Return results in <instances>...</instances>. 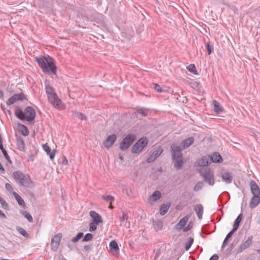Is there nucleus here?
Returning a JSON list of instances; mask_svg holds the SVG:
<instances>
[{
  "label": "nucleus",
  "instance_id": "1",
  "mask_svg": "<svg viewBox=\"0 0 260 260\" xmlns=\"http://www.w3.org/2000/svg\"><path fill=\"white\" fill-rule=\"evenodd\" d=\"M36 60L43 72L49 75H56L57 67L52 58L49 56H40L36 57Z\"/></svg>",
  "mask_w": 260,
  "mask_h": 260
},
{
  "label": "nucleus",
  "instance_id": "2",
  "mask_svg": "<svg viewBox=\"0 0 260 260\" xmlns=\"http://www.w3.org/2000/svg\"><path fill=\"white\" fill-rule=\"evenodd\" d=\"M13 177L15 180L19 181L20 185L26 187H31L32 181L29 175L25 174L20 171H15L13 173Z\"/></svg>",
  "mask_w": 260,
  "mask_h": 260
},
{
  "label": "nucleus",
  "instance_id": "3",
  "mask_svg": "<svg viewBox=\"0 0 260 260\" xmlns=\"http://www.w3.org/2000/svg\"><path fill=\"white\" fill-rule=\"evenodd\" d=\"M200 174L204 181L209 185H213L214 184V174L211 169L207 168L203 171H200Z\"/></svg>",
  "mask_w": 260,
  "mask_h": 260
},
{
  "label": "nucleus",
  "instance_id": "4",
  "mask_svg": "<svg viewBox=\"0 0 260 260\" xmlns=\"http://www.w3.org/2000/svg\"><path fill=\"white\" fill-rule=\"evenodd\" d=\"M148 144V140L146 137H143L139 139L133 146L132 152L133 153H140L142 151L144 148L146 147Z\"/></svg>",
  "mask_w": 260,
  "mask_h": 260
},
{
  "label": "nucleus",
  "instance_id": "5",
  "mask_svg": "<svg viewBox=\"0 0 260 260\" xmlns=\"http://www.w3.org/2000/svg\"><path fill=\"white\" fill-rule=\"evenodd\" d=\"M136 137L134 134L127 135L121 141L120 144V149L125 150L128 149L136 140Z\"/></svg>",
  "mask_w": 260,
  "mask_h": 260
},
{
  "label": "nucleus",
  "instance_id": "6",
  "mask_svg": "<svg viewBox=\"0 0 260 260\" xmlns=\"http://www.w3.org/2000/svg\"><path fill=\"white\" fill-rule=\"evenodd\" d=\"M62 238V234L58 233L54 235L51 240V248L52 250L56 251L59 245L61 239Z\"/></svg>",
  "mask_w": 260,
  "mask_h": 260
},
{
  "label": "nucleus",
  "instance_id": "7",
  "mask_svg": "<svg viewBox=\"0 0 260 260\" xmlns=\"http://www.w3.org/2000/svg\"><path fill=\"white\" fill-rule=\"evenodd\" d=\"M48 100L54 108L58 109H62L64 108L61 101L58 98L57 94H54L53 96L49 98Z\"/></svg>",
  "mask_w": 260,
  "mask_h": 260
},
{
  "label": "nucleus",
  "instance_id": "8",
  "mask_svg": "<svg viewBox=\"0 0 260 260\" xmlns=\"http://www.w3.org/2000/svg\"><path fill=\"white\" fill-rule=\"evenodd\" d=\"M24 112L26 115V121L30 122L34 120L36 116V113L32 107L30 106L26 107L24 109Z\"/></svg>",
  "mask_w": 260,
  "mask_h": 260
},
{
  "label": "nucleus",
  "instance_id": "9",
  "mask_svg": "<svg viewBox=\"0 0 260 260\" xmlns=\"http://www.w3.org/2000/svg\"><path fill=\"white\" fill-rule=\"evenodd\" d=\"M253 238V237L252 236H249L245 241L242 243L238 246L237 249V252L238 253L241 252L245 249L249 247L252 245Z\"/></svg>",
  "mask_w": 260,
  "mask_h": 260
},
{
  "label": "nucleus",
  "instance_id": "10",
  "mask_svg": "<svg viewBox=\"0 0 260 260\" xmlns=\"http://www.w3.org/2000/svg\"><path fill=\"white\" fill-rule=\"evenodd\" d=\"M181 147L178 145L171 146V153L173 159L182 158Z\"/></svg>",
  "mask_w": 260,
  "mask_h": 260
},
{
  "label": "nucleus",
  "instance_id": "11",
  "mask_svg": "<svg viewBox=\"0 0 260 260\" xmlns=\"http://www.w3.org/2000/svg\"><path fill=\"white\" fill-rule=\"evenodd\" d=\"M89 215L92 219V222L96 225L99 224L103 222L101 216L94 211H91L89 212Z\"/></svg>",
  "mask_w": 260,
  "mask_h": 260
},
{
  "label": "nucleus",
  "instance_id": "12",
  "mask_svg": "<svg viewBox=\"0 0 260 260\" xmlns=\"http://www.w3.org/2000/svg\"><path fill=\"white\" fill-rule=\"evenodd\" d=\"M116 139L117 137L115 134L109 136L103 143L104 146L108 148L111 147L116 141Z\"/></svg>",
  "mask_w": 260,
  "mask_h": 260
},
{
  "label": "nucleus",
  "instance_id": "13",
  "mask_svg": "<svg viewBox=\"0 0 260 260\" xmlns=\"http://www.w3.org/2000/svg\"><path fill=\"white\" fill-rule=\"evenodd\" d=\"M250 187L253 196H260V188L254 181H250Z\"/></svg>",
  "mask_w": 260,
  "mask_h": 260
},
{
  "label": "nucleus",
  "instance_id": "14",
  "mask_svg": "<svg viewBox=\"0 0 260 260\" xmlns=\"http://www.w3.org/2000/svg\"><path fill=\"white\" fill-rule=\"evenodd\" d=\"M210 155H205L200 159L198 162V165L200 167H205L211 164Z\"/></svg>",
  "mask_w": 260,
  "mask_h": 260
},
{
  "label": "nucleus",
  "instance_id": "15",
  "mask_svg": "<svg viewBox=\"0 0 260 260\" xmlns=\"http://www.w3.org/2000/svg\"><path fill=\"white\" fill-rule=\"evenodd\" d=\"M42 147L43 150L49 156L51 160L53 159L55 155L56 150L54 149L51 151V148L47 144L43 145Z\"/></svg>",
  "mask_w": 260,
  "mask_h": 260
},
{
  "label": "nucleus",
  "instance_id": "16",
  "mask_svg": "<svg viewBox=\"0 0 260 260\" xmlns=\"http://www.w3.org/2000/svg\"><path fill=\"white\" fill-rule=\"evenodd\" d=\"M259 196H253L249 203V207L251 209L255 208L259 204Z\"/></svg>",
  "mask_w": 260,
  "mask_h": 260
},
{
  "label": "nucleus",
  "instance_id": "17",
  "mask_svg": "<svg viewBox=\"0 0 260 260\" xmlns=\"http://www.w3.org/2000/svg\"><path fill=\"white\" fill-rule=\"evenodd\" d=\"M210 158H211V163H220L223 160L221 156L218 152L213 153L211 156L210 155Z\"/></svg>",
  "mask_w": 260,
  "mask_h": 260
},
{
  "label": "nucleus",
  "instance_id": "18",
  "mask_svg": "<svg viewBox=\"0 0 260 260\" xmlns=\"http://www.w3.org/2000/svg\"><path fill=\"white\" fill-rule=\"evenodd\" d=\"M194 141V139L192 137L184 139L181 143L182 148L185 149L188 148L193 143Z\"/></svg>",
  "mask_w": 260,
  "mask_h": 260
},
{
  "label": "nucleus",
  "instance_id": "19",
  "mask_svg": "<svg viewBox=\"0 0 260 260\" xmlns=\"http://www.w3.org/2000/svg\"><path fill=\"white\" fill-rule=\"evenodd\" d=\"M194 210L199 219H201L204 212L203 206L201 204H197L194 206Z\"/></svg>",
  "mask_w": 260,
  "mask_h": 260
},
{
  "label": "nucleus",
  "instance_id": "20",
  "mask_svg": "<svg viewBox=\"0 0 260 260\" xmlns=\"http://www.w3.org/2000/svg\"><path fill=\"white\" fill-rule=\"evenodd\" d=\"M221 178L222 180L226 183H231L233 181V176L229 172H225L221 174Z\"/></svg>",
  "mask_w": 260,
  "mask_h": 260
},
{
  "label": "nucleus",
  "instance_id": "21",
  "mask_svg": "<svg viewBox=\"0 0 260 260\" xmlns=\"http://www.w3.org/2000/svg\"><path fill=\"white\" fill-rule=\"evenodd\" d=\"M188 220V218L187 216H184L182 218H181L179 222L176 225V229L177 230H181L182 229L187 223Z\"/></svg>",
  "mask_w": 260,
  "mask_h": 260
},
{
  "label": "nucleus",
  "instance_id": "22",
  "mask_svg": "<svg viewBox=\"0 0 260 260\" xmlns=\"http://www.w3.org/2000/svg\"><path fill=\"white\" fill-rule=\"evenodd\" d=\"M213 104L214 106V111L216 114H220L223 111V108L219 104L217 101L214 100L213 101Z\"/></svg>",
  "mask_w": 260,
  "mask_h": 260
},
{
  "label": "nucleus",
  "instance_id": "23",
  "mask_svg": "<svg viewBox=\"0 0 260 260\" xmlns=\"http://www.w3.org/2000/svg\"><path fill=\"white\" fill-rule=\"evenodd\" d=\"M16 144L18 147V149L20 151H23L25 149V144L24 141L20 137L16 135Z\"/></svg>",
  "mask_w": 260,
  "mask_h": 260
},
{
  "label": "nucleus",
  "instance_id": "24",
  "mask_svg": "<svg viewBox=\"0 0 260 260\" xmlns=\"http://www.w3.org/2000/svg\"><path fill=\"white\" fill-rule=\"evenodd\" d=\"M16 116L21 120H26V115L25 112H23L22 110L21 109H18L15 111V112Z\"/></svg>",
  "mask_w": 260,
  "mask_h": 260
},
{
  "label": "nucleus",
  "instance_id": "25",
  "mask_svg": "<svg viewBox=\"0 0 260 260\" xmlns=\"http://www.w3.org/2000/svg\"><path fill=\"white\" fill-rule=\"evenodd\" d=\"M170 205L171 204L170 203L162 204L159 209L160 214L161 215H164L166 214L168 212L170 207Z\"/></svg>",
  "mask_w": 260,
  "mask_h": 260
},
{
  "label": "nucleus",
  "instance_id": "26",
  "mask_svg": "<svg viewBox=\"0 0 260 260\" xmlns=\"http://www.w3.org/2000/svg\"><path fill=\"white\" fill-rule=\"evenodd\" d=\"M173 160L174 167L177 170H180L182 168L183 163L182 158L175 159Z\"/></svg>",
  "mask_w": 260,
  "mask_h": 260
},
{
  "label": "nucleus",
  "instance_id": "27",
  "mask_svg": "<svg viewBox=\"0 0 260 260\" xmlns=\"http://www.w3.org/2000/svg\"><path fill=\"white\" fill-rule=\"evenodd\" d=\"M13 195L15 199L17 201L18 204L22 206H25V202L23 199L20 196L17 192H13Z\"/></svg>",
  "mask_w": 260,
  "mask_h": 260
},
{
  "label": "nucleus",
  "instance_id": "28",
  "mask_svg": "<svg viewBox=\"0 0 260 260\" xmlns=\"http://www.w3.org/2000/svg\"><path fill=\"white\" fill-rule=\"evenodd\" d=\"M46 92L47 94L48 98H51L53 96L54 94H56L54 92V89L52 87H50L49 85L46 86Z\"/></svg>",
  "mask_w": 260,
  "mask_h": 260
},
{
  "label": "nucleus",
  "instance_id": "29",
  "mask_svg": "<svg viewBox=\"0 0 260 260\" xmlns=\"http://www.w3.org/2000/svg\"><path fill=\"white\" fill-rule=\"evenodd\" d=\"M187 70L194 75H197L199 74L196 67L194 64H190L186 67Z\"/></svg>",
  "mask_w": 260,
  "mask_h": 260
},
{
  "label": "nucleus",
  "instance_id": "30",
  "mask_svg": "<svg viewBox=\"0 0 260 260\" xmlns=\"http://www.w3.org/2000/svg\"><path fill=\"white\" fill-rule=\"evenodd\" d=\"M153 225L154 230L156 232H157L162 229L163 226V223L161 221H153Z\"/></svg>",
  "mask_w": 260,
  "mask_h": 260
},
{
  "label": "nucleus",
  "instance_id": "31",
  "mask_svg": "<svg viewBox=\"0 0 260 260\" xmlns=\"http://www.w3.org/2000/svg\"><path fill=\"white\" fill-rule=\"evenodd\" d=\"M16 230L20 234L22 235L24 237L26 238H28L29 237V234L23 228L20 226H17Z\"/></svg>",
  "mask_w": 260,
  "mask_h": 260
},
{
  "label": "nucleus",
  "instance_id": "32",
  "mask_svg": "<svg viewBox=\"0 0 260 260\" xmlns=\"http://www.w3.org/2000/svg\"><path fill=\"white\" fill-rule=\"evenodd\" d=\"M73 115H75L78 119L81 120H86V116L81 112H77L76 111H72Z\"/></svg>",
  "mask_w": 260,
  "mask_h": 260
},
{
  "label": "nucleus",
  "instance_id": "33",
  "mask_svg": "<svg viewBox=\"0 0 260 260\" xmlns=\"http://www.w3.org/2000/svg\"><path fill=\"white\" fill-rule=\"evenodd\" d=\"M13 96L15 98L16 102L18 101H23L26 99L25 95L23 93L14 94Z\"/></svg>",
  "mask_w": 260,
  "mask_h": 260
},
{
  "label": "nucleus",
  "instance_id": "34",
  "mask_svg": "<svg viewBox=\"0 0 260 260\" xmlns=\"http://www.w3.org/2000/svg\"><path fill=\"white\" fill-rule=\"evenodd\" d=\"M109 247L111 250H113L115 251L119 250L118 244L115 240H112L110 242Z\"/></svg>",
  "mask_w": 260,
  "mask_h": 260
},
{
  "label": "nucleus",
  "instance_id": "35",
  "mask_svg": "<svg viewBox=\"0 0 260 260\" xmlns=\"http://www.w3.org/2000/svg\"><path fill=\"white\" fill-rule=\"evenodd\" d=\"M151 198L153 201H157L161 198V193L158 190H156L153 192L151 196Z\"/></svg>",
  "mask_w": 260,
  "mask_h": 260
},
{
  "label": "nucleus",
  "instance_id": "36",
  "mask_svg": "<svg viewBox=\"0 0 260 260\" xmlns=\"http://www.w3.org/2000/svg\"><path fill=\"white\" fill-rule=\"evenodd\" d=\"M21 214L26 218L27 220L31 222L33 221V218L31 215L27 212L26 211H23L21 212Z\"/></svg>",
  "mask_w": 260,
  "mask_h": 260
},
{
  "label": "nucleus",
  "instance_id": "37",
  "mask_svg": "<svg viewBox=\"0 0 260 260\" xmlns=\"http://www.w3.org/2000/svg\"><path fill=\"white\" fill-rule=\"evenodd\" d=\"M137 112L143 117H146L148 114V110L146 108H140L137 110Z\"/></svg>",
  "mask_w": 260,
  "mask_h": 260
},
{
  "label": "nucleus",
  "instance_id": "38",
  "mask_svg": "<svg viewBox=\"0 0 260 260\" xmlns=\"http://www.w3.org/2000/svg\"><path fill=\"white\" fill-rule=\"evenodd\" d=\"M20 131L22 135H23L24 136H28L29 135V131L27 127L23 124L20 125Z\"/></svg>",
  "mask_w": 260,
  "mask_h": 260
},
{
  "label": "nucleus",
  "instance_id": "39",
  "mask_svg": "<svg viewBox=\"0 0 260 260\" xmlns=\"http://www.w3.org/2000/svg\"><path fill=\"white\" fill-rule=\"evenodd\" d=\"M102 198L107 202H109L110 204L112 203L114 201V197L111 195H103Z\"/></svg>",
  "mask_w": 260,
  "mask_h": 260
},
{
  "label": "nucleus",
  "instance_id": "40",
  "mask_svg": "<svg viewBox=\"0 0 260 260\" xmlns=\"http://www.w3.org/2000/svg\"><path fill=\"white\" fill-rule=\"evenodd\" d=\"M242 213H240L238 216L236 218V219H235V221H234V225L233 226L236 227V228H239V224H240V223L241 222V220H242Z\"/></svg>",
  "mask_w": 260,
  "mask_h": 260
},
{
  "label": "nucleus",
  "instance_id": "41",
  "mask_svg": "<svg viewBox=\"0 0 260 260\" xmlns=\"http://www.w3.org/2000/svg\"><path fill=\"white\" fill-rule=\"evenodd\" d=\"M83 237V233L82 232L78 233L77 235L71 239L73 243L77 242L81 238Z\"/></svg>",
  "mask_w": 260,
  "mask_h": 260
},
{
  "label": "nucleus",
  "instance_id": "42",
  "mask_svg": "<svg viewBox=\"0 0 260 260\" xmlns=\"http://www.w3.org/2000/svg\"><path fill=\"white\" fill-rule=\"evenodd\" d=\"M93 235L90 233H87L83 237L82 241V242H88L91 241L93 238Z\"/></svg>",
  "mask_w": 260,
  "mask_h": 260
},
{
  "label": "nucleus",
  "instance_id": "43",
  "mask_svg": "<svg viewBox=\"0 0 260 260\" xmlns=\"http://www.w3.org/2000/svg\"><path fill=\"white\" fill-rule=\"evenodd\" d=\"M204 185L203 181H199L193 187V190L194 191H198L202 189Z\"/></svg>",
  "mask_w": 260,
  "mask_h": 260
},
{
  "label": "nucleus",
  "instance_id": "44",
  "mask_svg": "<svg viewBox=\"0 0 260 260\" xmlns=\"http://www.w3.org/2000/svg\"><path fill=\"white\" fill-rule=\"evenodd\" d=\"M193 242V238L190 237L188 242L185 244V248L186 251H188L189 249Z\"/></svg>",
  "mask_w": 260,
  "mask_h": 260
},
{
  "label": "nucleus",
  "instance_id": "45",
  "mask_svg": "<svg viewBox=\"0 0 260 260\" xmlns=\"http://www.w3.org/2000/svg\"><path fill=\"white\" fill-rule=\"evenodd\" d=\"M93 248V244H90L88 245H86L84 246V250L87 253H89L91 251Z\"/></svg>",
  "mask_w": 260,
  "mask_h": 260
},
{
  "label": "nucleus",
  "instance_id": "46",
  "mask_svg": "<svg viewBox=\"0 0 260 260\" xmlns=\"http://www.w3.org/2000/svg\"><path fill=\"white\" fill-rule=\"evenodd\" d=\"M3 155H4L6 159L10 164H12V160L10 157V156H9L7 151L5 149L4 150L2 151Z\"/></svg>",
  "mask_w": 260,
  "mask_h": 260
},
{
  "label": "nucleus",
  "instance_id": "47",
  "mask_svg": "<svg viewBox=\"0 0 260 260\" xmlns=\"http://www.w3.org/2000/svg\"><path fill=\"white\" fill-rule=\"evenodd\" d=\"M16 102L15 98L12 96L10 97L8 100L7 101L6 104L8 106L11 105Z\"/></svg>",
  "mask_w": 260,
  "mask_h": 260
},
{
  "label": "nucleus",
  "instance_id": "48",
  "mask_svg": "<svg viewBox=\"0 0 260 260\" xmlns=\"http://www.w3.org/2000/svg\"><path fill=\"white\" fill-rule=\"evenodd\" d=\"M193 227V223L191 222H189L186 226L184 227L183 229V231L186 232L191 230Z\"/></svg>",
  "mask_w": 260,
  "mask_h": 260
},
{
  "label": "nucleus",
  "instance_id": "49",
  "mask_svg": "<svg viewBox=\"0 0 260 260\" xmlns=\"http://www.w3.org/2000/svg\"><path fill=\"white\" fill-rule=\"evenodd\" d=\"M0 203L2 205L3 208H4L5 209H7L8 208V204L1 197H0Z\"/></svg>",
  "mask_w": 260,
  "mask_h": 260
},
{
  "label": "nucleus",
  "instance_id": "50",
  "mask_svg": "<svg viewBox=\"0 0 260 260\" xmlns=\"http://www.w3.org/2000/svg\"><path fill=\"white\" fill-rule=\"evenodd\" d=\"M128 218V215L126 213L123 212L122 216L120 217V221L121 222H124V221L126 220Z\"/></svg>",
  "mask_w": 260,
  "mask_h": 260
},
{
  "label": "nucleus",
  "instance_id": "51",
  "mask_svg": "<svg viewBox=\"0 0 260 260\" xmlns=\"http://www.w3.org/2000/svg\"><path fill=\"white\" fill-rule=\"evenodd\" d=\"M162 152V150L159 149L154 150L152 152V154L153 155H154L155 157H156V158H157V157H158L161 154Z\"/></svg>",
  "mask_w": 260,
  "mask_h": 260
},
{
  "label": "nucleus",
  "instance_id": "52",
  "mask_svg": "<svg viewBox=\"0 0 260 260\" xmlns=\"http://www.w3.org/2000/svg\"><path fill=\"white\" fill-rule=\"evenodd\" d=\"M153 88L155 91L158 92H162V89L161 87L156 83H153Z\"/></svg>",
  "mask_w": 260,
  "mask_h": 260
},
{
  "label": "nucleus",
  "instance_id": "53",
  "mask_svg": "<svg viewBox=\"0 0 260 260\" xmlns=\"http://www.w3.org/2000/svg\"><path fill=\"white\" fill-rule=\"evenodd\" d=\"M156 158V157H155L154 155H153V154H151L147 158L146 161L147 162L150 163V162H153L154 160H155Z\"/></svg>",
  "mask_w": 260,
  "mask_h": 260
},
{
  "label": "nucleus",
  "instance_id": "54",
  "mask_svg": "<svg viewBox=\"0 0 260 260\" xmlns=\"http://www.w3.org/2000/svg\"><path fill=\"white\" fill-rule=\"evenodd\" d=\"M96 229V224H94L93 222L90 223L89 224V231L90 232H94V231H95Z\"/></svg>",
  "mask_w": 260,
  "mask_h": 260
},
{
  "label": "nucleus",
  "instance_id": "55",
  "mask_svg": "<svg viewBox=\"0 0 260 260\" xmlns=\"http://www.w3.org/2000/svg\"><path fill=\"white\" fill-rule=\"evenodd\" d=\"M206 49L207 50L208 54L210 55L212 53V48L210 46L209 43H207L206 45Z\"/></svg>",
  "mask_w": 260,
  "mask_h": 260
},
{
  "label": "nucleus",
  "instance_id": "56",
  "mask_svg": "<svg viewBox=\"0 0 260 260\" xmlns=\"http://www.w3.org/2000/svg\"><path fill=\"white\" fill-rule=\"evenodd\" d=\"M5 187L9 191H11L13 189V186L9 183H6L5 184Z\"/></svg>",
  "mask_w": 260,
  "mask_h": 260
},
{
  "label": "nucleus",
  "instance_id": "57",
  "mask_svg": "<svg viewBox=\"0 0 260 260\" xmlns=\"http://www.w3.org/2000/svg\"><path fill=\"white\" fill-rule=\"evenodd\" d=\"M160 254V251L159 250H157L156 252L155 255L153 258V260H157L158 257L159 256Z\"/></svg>",
  "mask_w": 260,
  "mask_h": 260
},
{
  "label": "nucleus",
  "instance_id": "58",
  "mask_svg": "<svg viewBox=\"0 0 260 260\" xmlns=\"http://www.w3.org/2000/svg\"><path fill=\"white\" fill-rule=\"evenodd\" d=\"M218 256L216 254H213L211 257L210 258L209 260H218Z\"/></svg>",
  "mask_w": 260,
  "mask_h": 260
},
{
  "label": "nucleus",
  "instance_id": "59",
  "mask_svg": "<svg viewBox=\"0 0 260 260\" xmlns=\"http://www.w3.org/2000/svg\"><path fill=\"white\" fill-rule=\"evenodd\" d=\"M62 164L63 165H67L68 164V160L67 159V158H66V157L63 156L62 157Z\"/></svg>",
  "mask_w": 260,
  "mask_h": 260
},
{
  "label": "nucleus",
  "instance_id": "60",
  "mask_svg": "<svg viewBox=\"0 0 260 260\" xmlns=\"http://www.w3.org/2000/svg\"><path fill=\"white\" fill-rule=\"evenodd\" d=\"M238 229V228L233 226V229L230 232L232 233V234H234V233Z\"/></svg>",
  "mask_w": 260,
  "mask_h": 260
},
{
  "label": "nucleus",
  "instance_id": "61",
  "mask_svg": "<svg viewBox=\"0 0 260 260\" xmlns=\"http://www.w3.org/2000/svg\"><path fill=\"white\" fill-rule=\"evenodd\" d=\"M5 149L3 147V140L0 141V150L2 151L4 150Z\"/></svg>",
  "mask_w": 260,
  "mask_h": 260
},
{
  "label": "nucleus",
  "instance_id": "62",
  "mask_svg": "<svg viewBox=\"0 0 260 260\" xmlns=\"http://www.w3.org/2000/svg\"><path fill=\"white\" fill-rule=\"evenodd\" d=\"M0 217L3 218H6V215L2 212V211L0 210Z\"/></svg>",
  "mask_w": 260,
  "mask_h": 260
},
{
  "label": "nucleus",
  "instance_id": "63",
  "mask_svg": "<svg viewBox=\"0 0 260 260\" xmlns=\"http://www.w3.org/2000/svg\"><path fill=\"white\" fill-rule=\"evenodd\" d=\"M233 234H232V233L229 232L228 235H226V237H227V239H230L232 237V235Z\"/></svg>",
  "mask_w": 260,
  "mask_h": 260
},
{
  "label": "nucleus",
  "instance_id": "64",
  "mask_svg": "<svg viewBox=\"0 0 260 260\" xmlns=\"http://www.w3.org/2000/svg\"><path fill=\"white\" fill-rule=\"evenodd\" d=\"M229 239H227V237H225L224 240H223V243L224 245H226L227 242Z\"/></svg>",
  "mask_w": 260,
  "mask_h": 260
}]
</instances>
